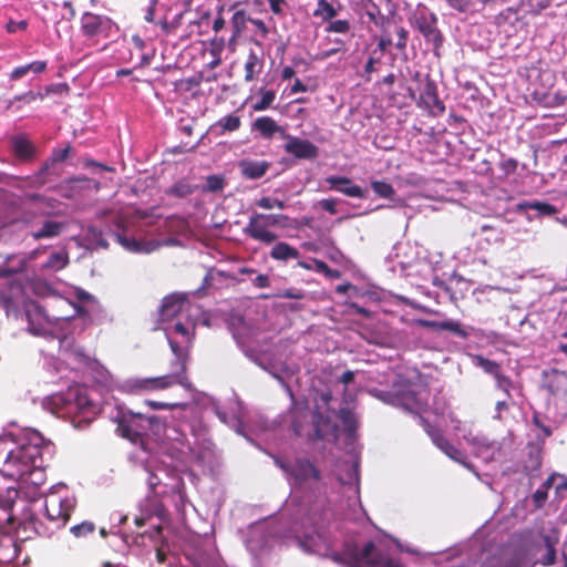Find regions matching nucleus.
Wrapping results in <instances>:
<instances>
[{
  "instance_id": "nucleus-1",
  "label": "nucleus",
  "mask_w": 567,
  "mask_h": 567,
  "mask_svg": "<svg viewBox=\"0 0 567 567\" xmlns=\"http://www.w3.org/2000/svg\"><path fill=\"white\" fill-rule=\"evenodd\" d=\"M0 303L7 316L12 315L14 318H18L23 309L28 330L32 334L44 336L47 333L51 321L38 302L25 299L21 280L11 278L6 282L0 289Z\"/></svg>"
},
{
  "instance_id": "nucleus-2",
  "label": "nucleus",
  "mask_w": 567,
  "mask_h": 567,
  "mask_svg": "<svg viewBox=\"0 0 567 567\" xmlns=\"http://www.w3.org/2000/svg\"><path fill=\"white\" fill-rule=\"evenodd\" d=\"M43 465L42 453L37 444H23L16 450L9 452L3 468L0 473L13 481H31V476L40 473Z\"/></svg>"
},
{
  "instance_id": "nucleus-3",
  "label": "nucleus",
  "mask_w": 567,
  "mask_h": 567,
  "mask_svg": "<svg viewBox=\"0 0 567 567\" xmlns=\"http://www.w3.org/2000/svg\"><path fill=\"white\" fill-rule=\"evenodd\" d=\"M375 396L386 404L401 408L421 419L423 417L421 414L427 408L429 392L412 383H398L388 391H375Z\"/></svg>"
},
{
  "instance_id": "nucleus-4",
  "label": "nucleus",
  "mask_w": 567,
  "mask_h": 567,
  "mask_svg": "<svg viewBox=\"0 0 567 567\" xmlns=\"http://www.w3.org/2000/svg\"><path fill=\"white\" fill-rule=\"evenodd\" d=\"M154 516L159 519V523L151 532L141 534V537L147 535L153 542H157L162 537L163 524L168 522V512L161 501L147 498L141 515L134 517V523L137 527H142Z\"/></svg>"
},
{
  "instance_id": "nucleus-5",
  "label": "nucleus",
  "mask_w": 567,
  "mask_h": 567,
  "mask_svg": "<svg viewBox=\"0 0 567 567\" xmlns=\"http://www.w3.org/2000/svg\"><path fill=\"white\" fill-rule=\"evenodd\" d=\"M116 424L117 433L132 443H137L146 437L144 413L133 412L132 410L123 411L116 417Z\"/></svg>"
},
{
  "instance_id": "nucleus-6",
  "label": "nucleus",
  "mask_w": 567,
  "mask_h": 567,
  "mask_svg": "<svg viewBox=\"0 0 567 567\" xmlns=\"http://www.w3.org/2000/svg\"><path fill=\"white\" fill-rule=\"evenodd\" d=\"M179 384L189 388L190 382L187 375L175 374L174 372L154 378H140L132 380L130 386L135 391H159Z\"/></svg>"
},
{
  "instance_id": "nucleus-7",
  "label": "nucleus",
  "mask_w": 567,
  "mask_h": 567,
  "mask_svg": "<svg viewBox=\"0 0 567 567\" xmlns=\"http://www.w3.org/2000/svg\"><path fill=\"white\" fill-rule=\"evenodd\" d=\"M313 16L323 22V31L328 33H347L349 31V21L346 19H336L338 9L327 0H318Z\"/></svg>"
},
{
  "instance_id": "nucleus-8",
  "label": "nucleus",
  "mask_w": 567,
  "mask_h": 567,
  "mask_svg": "<svg viewBox=\"0 0 567 567\" xmlns=\"http://www.w3.org/2000/svg\"><path fill=\"white\" fill-rule=\"evenodd\" d=\"M276 463L281 470L289 474L298 485H301L309 480H320V472L309 460L297 458L291 463L277 460Z\"/></svg>"
},
{
  "instance_id": "nucleus-9",
  "label": "nucleus",
  "mask_w": 567,
  "mask_h": 567,
  "mask_svg": "<svg viewBox=\"0 0 567 567\" xmlns=\"http://www.w3.org/2000/svg\"><path fill=\"white\" fill-rule=\"evenodd\" d=\"M420 424L430 436L432 443L451 460L465 465L464 454L456 449L443 434V432L433 426L426 419L421 417Z\"/></svg>"
},
{
  "instance_id": "nucleus-10",
  "label": "nucleus",
  "mask_w": 567,
  "mask_h": 567,
  "mask_svg": "<svg viewBox=\"0 0 567 567\" xmlns=\"http://www.w3.org/2000/svg\"><path fill=\"white\" fill-rule=\"evenodd\" d=\"M420 424L430 436L432 443L451 460L465 465L464 454L456 449L443 434V432L433 426L426 419L421 417Z\"/></svg>"
},
{
  "instance_id": "nucleus-11",
  "label": "nucleus",
  "mask_w": 567,
  "mask_h": 567,
  "mask_svg": "<svg viewBox=\"0 0 567 567\" xmlns=\"http://www.w3.org/2000/svg\"><path fill=\"white\" fill-rule=\"evenodd\" d=\"M420 424L430 436L432 443L451 460L465 465L464 454L456 449L443 434V432L433 426L426 419L421 417Z\"/></svg>"
},
{
  "instance_id": "nucleus-12",
  "label": "nucleus",
  "mask_w": 567,
  "mask_h": 567,
  "mask_svg": "<svg viewBox=\"0 0 567 567\" xmlns=\"http://www.w3.org/2000/svg\"><path fill=\"white\" fill-rule=\"evenodd\" d=\"M261 213H252L249 216L247 225L244 227L243 233L264 245H271L278 239V235L270 229L268 223L260 218Z\"/></svg>"
},
{
  "instance_id": "nucleus-13",
  "label": "nucleus",
  "mask_w": 567,
  "mask_h": 567,
  "mask_svg": "<svg viewBox=\"0 0 567 567\" xmlns=\"http://www.w3.org/2000/svg\"><path fill=\"white\" fill-rule=\"evenodd\" d=\"M73 504L69 498L51 497L45 501L44 512L49 520L56 524V527H63L71 517Z\"/></svg>"
},
{
  "instance_id": "nucleus-14",
  "label": "nucleus",
  "mask_w": 567,
  "mask_h": 567,
  "mask_svg": "<svg viewBox=\"0 0 567 567\" xmlns=\"http://www.w3.org/2000/svg\"><path fill=\"white\" fill-rule=\"evenodd\" d=\"M332 518V512L326 498L317 499L307 511L306 520L316 533L323 530Z\"/></svg>"
},
{
  "instance_id": "nucleus-15",
  "label": "nucleus",
  "mask_w": 567,
  "mask_h": 567,
  "mask_svg": "<svg viewBox=\"0 0 567 567\" xmlns=\"http://www.w3.org/2000/svg\"><path fill=\"white\" fill-rule=\"evenodd\" d=\"M284 150L297 159H315L319 155V148L312 142L290 135L287 136Z\"/></svg>"
},
{
  "instance_id": "nucleus-16",
  "label": "nucleus",
  "mask_w": 567,
  "mask_h": 567,
  "mask_svg": "<svg viewBox=\"0 0 567 567\" xmlns=\"http://www.w3.org/2000/svg\"><path fill=\"white\" fill-rule=\"evenodd\" d=\"M420 101L431 112L435 111L436 113L442 114L445 111L444 103L439 99L436 83L430 78V75H426L425 78V83L420 94Z\"/></svg>"
},
{
  "instance_id": "nucleus-17",
  "label": "nucleus",
  "mask_w": 567,
  "mask_h": 567,
  "mask_svg": "<svg viewBox=\"0 0 567 567\" xmlns=\"http://www.w3.org/2000/svg\"><path fill=\"white\" fill-rule=\"evenodd\" d=\"M326 183L329 184L330 189L337 190L348 197H365V190H363L360 186L353 184V182L349 177L329 176L326 178Z\"/></svg>"
},
{
  "instance_id": "nucleus-18",
  "label": "nucleus",
  "mask_w": 567,
  "mask_h": 567,
  "mask_svg": "<svg viewBox=\"0 0 567 567\" xmlns=\"http://www.w3.org/2000/svg\"><path fill=\"white\" fill-rule=\"evenodd\" d=\"M543 449L537 445H532L528 449L527 455L523 461L522 471L530 478H536L540 475L543 466Z\"/></svg>"
},
{
  "instance_id": "nucleus-19",
  "label": "nucleus",
  "mask_w": 567,
  "mask_h": 567,
  "mask_svg": "<svg viewBox=\"0 0 567 567\" xmlns=\"http://www.w3.org/2000/svg\"><path fill=\"white\" fill-rule=\"evenodd\" d=\"M415 323L422 328L435 331H450L453 334L466 339L468 333L462 328L461 323L453 320L433 321L426 319H416Z\"/></svg>"
},
{
  "instance_id": "nucleus-20",
  "label": "nucleus",
  "mask_w": 567,
  "mask_h": 567,
  "mask_svg": "<svg viewBox=\"0 0 567 567\" xmlns=\"http://www.w3.org/2000/svg\"><path fill=\"white\" fill-rule=\"evenodd\" d=\"M84 28L90 29L89 35L110 34L118 30L109 18L93 14L87 16Z\"/></svg>"
},
{
  "instance_id": "nucleus-21",
  "label": "nucleus",
  "mask_w": 567,
  "mask_h": 567,
  "mask_svg": "<svg viewBox=\"0 0 567 567\" xmlns=\"http://www.w3.org/2000/svg\"><path fill=\"white\" fill-rule=\"evenodd\" d=\"M185 302L186 298L184 295L173 293L165 297L159 308L161 319L168 320L175 317L178 312L182 311Z\"/></svg>"
},
{
  "instance_id": "nucleus-22",
  "label": "nucleus",
  "mask_w": 567,
  "mask_h": 567,
  "mask_svg": "<svg viewBox=\"0 0 567 567\" xmlns=\"http://www.w3.org/2000/svg\"><path fill=\"white\" fill-rule=\"evenodd\" d=\"M238 167L245 178L258 179L268 172L270 163L267 161L241 159Z\"/></svg>"
},
{
  "instance_id": "nucleus-23",
  "label": "nucleus",
  "mask_w": 567,
  "mask_h": 567,
  "mask_svg": "<svg viewBox=\"0 0 567 567\" xmlns=\"http://www.w3.org/2000/svg\"><path fill=\"white\" fill-rule=\"evenodd\" d=\"M224 48V38H210L208 41L203 42L204 53L212 55V60L207 63L209 69H215L221 63V52Z\"/></svg>"
},
{
  "instance_id": "nucleus-24",
  "label": "nucleus",
  "mask_w": 567,
  "mask_h": 567,
  "mask_svg": "<svg viewBox=\"0 0 567 567\" xmlns=\"http://www.w3.org/2000/svg\"><path fill=\"white\" fill-rule=\"evenodd\" d=\"M168 343L175 355L172 372L175 374L187 375L188 351L172 339H168Z\"/></svg>"
},
{
  "instance_id": "nucleus-25",
  "label": "nucleus",
  "mask_w": 567,
  "mask_h": 567,
  "mask_svg": "<svg viewBox=\"0 0 567 567\" xmlns=\"http://www.w3.org/2000/svg\"><path fill=\"white\" fill-rule=\"evenodd\" d=\"M64 227H65V225L63 223L55 221V220H45L39 229L32 230L30 233V236L34 240H40V239H44V238H53V237L59 236L61 234V231L64 229Z\"/></svg>"
},
{
  "instance_id": "nucleus-26",
  "label": "nucleus",
  "mask_w": 567,
  "mask_h": 567,
  "mask_svg": "<svg viewBox=\"0 0 567 567\" xmlns=\"http://www.w3.org/2000/svg\"><path fill=\"white\" fill-rule=\"evenodd\" d=\"M528 209L536 210L538 217L553 216L558 212L554 205L539 200H525L517 204L518 212H526Z\"/></svg>"
},
{
  "instance_id": "nucleus-27",
  "label": "nucleus",
  "mask_w": 567,
  "mask_h": 567,
  "mask_svg": "<svg viewBox=\"0 0 567 567\" xmlns=\"http://www.w3.org/2000/svg\"><path fill=\"white\" fill-rule=\"evenodd\" d=\"M252 128L258 131L265 138H271L274 134L282 132V128L270 116H261L255 120Z\"/></svg>"
},
{
  "instance_id": "nucleus-28",
  "label": "nucleus",
  "mask_w": 567,
  "mask_h": 567,
  "mask_svg": "<svg viewBox=\"0 0 567 567\" xmlns=\"http://www.w3.org/2000/svg\"><path fill=\"white\" fill-rule=\"evenodd\" d=\"M14 155L22 161H30L35 156V146L24 137H16L12 141Z\"/></svg>"
},
{
  "instance_id": "nucleus-29",
  "label": "nucleus",
  "mask_w": 567,
  "mask_h": 567,
  "mask_svg": "<svg viewBox=\"0 0 567 567\" xmlns=\"http://www.w3.org/2000/svg\"><path fill=\"white\" fill-rule=\"evenodd\" d=\"M269 255L272 259L280 261L297 259L300 256L298 249L285 241L276 243Z\"/></svg>"
},
{
  "instance_id": "nucleus-30",
  "label": "nucleus",
  "mask_w": 567,
  "mask_h": 567,
  "mask_svg": "<svg viewBox=\"0 0 567 567\" xmlns=\"http://www.w3.org/2000/svg\"><path fill=\"white\" fill-rule=\"evenodd\" d=\"M18 496L19 489L17 486H8L4 491L0 492V508L7 513V517L4 518L7 522L12 520L10 511L12 509Z\"/></svg>"
},
{
  "instance_id": "nucleus-31",
  "label": "nucleus",
  "mask_w": 567,
  "mask_h": 567,
  "mask_svg": "<svg viewBox=\"0 0 567 567\" xmlns=\"http://www.w3.org/2000/svg\"><path fill=\"white\" fill-rule=\"evenodd\" d=\"M338 416L342 423L346 435L348 437H354L359 426L354 412L348 408H342L339 410Z\"/></svg>"
},
{
  "instance_id": "nucleus-32",
  "label": "nucleus",
  "mask_w": 567,
  "mask_h": 567,
  "mask_svg": "<svg viewBox=\"0 0 567 567\" xmlns=\"http://www.w3.org/2000/svg\"><path fill=\"white\" fill-rule=\"evenodd\" d=\"M70 152H71L70 145H68L64 148L53 150L51 158L48 159L47 162H44L43 165L40 167V169L37 174L38 178L40 179L43 176H45L48 174L50 167L52 165H54L55 163L65 161L69 157Z\"/></svg>"
},
{
  "instance_id": "nucleus-33",
  "label": "nucleus",
  "mask_w": 567,
  "mask_h": 567,
  "mask_svg": "<svg viewBox=\"0 0 567 567\" xmlns=\"http://www.w3.org/2000/svg\"><path fill=\"white\" fill-rule=\"evenodd\" d=\"M196 186L190 184L186 179H179L174 183L168 189H166V195L174 196L176 198H185L192 195L196 190Z\"/></svg>"
},
{
  "instance_id": "nucleus-34",
  "label": "nucleus",
  "mask_w": 567,
  "mask_h": 567,
  "mask_svg": "<svg viewBox=\"0 0 567 567\" xmlns=\"http://www.w3.org/2000/svg\"><path fill=\"white\" fill-rule=\"evenodd\" d=\"M69 264V255L66 251H54L48 260L42 265L43 269L58 271L65 268Z\"/></svg>"
},
{
  "instance_id": "nucleus-35",
  "label": "nucleus",
  "mask_w": 567,
  "mask_h": 567,
  "mask_svg": "<svg viewBox=\"0 0 567 567\" xmlns=\"http://www.w3.org/2000/svg\"><path fill=\"white\" fill-rule=\"evenodd\" d=\"M262 68V62L259 56L250 51L247 61L245 63V81L251 82L255 79V75L260 73Z\"/></svg>"
},
{
  "instance_id": "nucleus-36",
  "label": "nucleus",
  "mask_w": 567,
  "mask_h": 567,
  "mask_svg": "<svg viewBox=\"0 0 567 567\" xmlns=\"http://www.w3.org/2000/svg\"><path fill=\"white\" fill-rule=\"evenodd\" d=\"M144 423L146 426V437L158 436L165 431V422L157 415L144 414Z\"/></svg>"
},
{
  "instance_id": "nucleus-37",
  "label": "nucleus",
  "mask_w": 567,
  "mask_h": 567,
  "mask_svg": "<svg viewBox=\"0 0 567 567\" xmlns=\"http://www.w3.org/2000/svg\"><path fill=\"white\" fill-rule=\"evenodd\" d=\"M544 546L546 547V554L542 558V564L544 566H551L556 561V549L555 545L558 543L557 537H553L550 535L542 536Z\"/></svg>"
},
{
  "instance_id": "nucleus-38",
  "label": "nucleus",
  "mask_w": 567,
  "mask_h": 567,
  "mask_svg": "<svg viewBox=\"0 0 567 567\" xmlns=\"http://www.w3.org/2000/svg\"><path fill=\"white\" fill-rule=\"evenodd\" d=\"M215 126L220 128L219 134L223 135L227 132H235L239 130V127L241 126V120L236 114H229L218 120Z\"/></svg>"
},
{
  "instance_id": "nucleus-39",
  "label": "nucleus",
  "mask_w": 567,
  "mask_h": 567,
  "mask_svg": "<svg viewBox=\"0 0 567 567\" xmlns=\"http://www.w3.org/2000/svg\"><path fill=\"white\" fill-rule=\"evenodd\" d=\"M435 18L433 14L421 13L415 17V24L423 35H431L434 32Z\"/></svg>"
},
{
  "instance_id": "nucleus-40",
  "label": "nucleus",
  "mask_w": 567,
  "mask_h": 567,
  "mask_svg": "<svg viewBox=\"0 0 567 567\" xmlns=\"http://www.w3.org/2000/svg\"><path fill=\"white\" fill-rule=\"evenodd\" d=\"M203 81V74H196L192 78L181 79L175 82V90L182 93L192 92L195 87H198Z\"/></svg>"
},
{
  "instance_id": "nucleus-41",
  "label": "nucleus",
  "mask_w": 567,
  "mask_h": 567,
  "mask_svg": "<svg viewBox=\"0 0 567 567\" xmlns=\"http://www.w3.org/2000/svg\"><path fill=\"white\" fill-rule=\"evenodd\" d=\"M371 188L381 198L390 199L393 198V196L395 195L394 187L391 184L383 181H372Z\"/></svg>"
},
{
  "instance_id": "nucleus-42",
  "label": "nucleus",
  "mask_w": 567,
  "mask_h": 567,
  "mask_svg": "<svg viewBox=\"0 0 567 567\" xmlns=\"http://www.w3.org/2000/svg\"><path fill=\"white\" fill-rule=\"evenodd\" d=\"M95 532V524L91 520H83L70 528V533L76 538H85Z\"/></svg>"
},
{
  "instance_id": "nucleus-43",
  "label": "nucleus",
  "mask_w": 567,
  "mask_h": 567,
  "mask_svg": "<svg viewBox=\"0 0 567 567\" xmlns=\"http://www.w3.org/2000/svg\"><path fill=\"white\" fill-rule=\"evenodd\" d=\"M261 99L254 104V111L261 112L269 109L276 99V93L272 90H261Z\"/></svg>"
},
{
  "instance_id": "nucleus-44",
  "label": "nucleus",
  "mask_w": 567,
  "mask_h": 567,
  "mask_svg": "<svg viewBox=\"0 0 567 567\" xmlns=\"http://www.w3.org/2000/svg\"><path fill=\"white\" fill-rule=\"evenodd\" d=\"M250 18L246 16L245 11L239 10L236 11L231 18L233 24V35H237L246 30V24L249 22Z\"/></svg>"
},
{
  "instance_id": "nucleus-45",
  "label": "nucleus",
  "mask_w": 567,
  "mask_h": 567,
  "mask_svg": "<svg viewBox=\"0 0 567 567\" xmlns=\"http://www.w3.org/2000/svg\"><path fill=\"white\" fill-rule=\"evenodd\" d=\"M477 364L480 368L484 370V372L493 377H498V372L502 370L501 365L497 362L483 357L477 358Z\"/></svg>"
},
{
  "instance_id": "nucleus-46",
  "label": "nucleus",
  "mask_w": 567,
  "mask_h": 567,
  "mask_svg": "<svg viewBox=\"0 0 567 567\" xmlns=\"http://www.w3.org/2000/svg\"><path fill=\"white\" fill-rule=\"evenodd\" d=\"M526 1H527V7H528L529 11L539 12L553 3L556 6H560L564 2H566L567 0H526Z\"/></svg>"
},
{
  "instance_id": "nucleus-47",
  "label": "nucleus",
  "mask_w": 567,
  "mask_h": 567,
  "mask_svg": "<svg viewBox=\"0 0 567 567\" xmlns=\"http://www.w3.org/2000/svg\"><path fill=\"white\" fill-rule=\"evenodd\" d=\"M225 181L219 175H209L206 178V185L204 186L205 192L216 193L223 190Z\"/></svg>"
},
{
  "instance_id": "nucleus-48",
  "label": "nucleus",
  "mask_w": 567,
  "mask_h": 567,
  "mask_svg": "<svg viewBox=\"0 0 567 567\" xmlns=\"http://www.w3.org/2000/svg\"><path fill=\"white\" fill-rule=\"evenodd\" d=\"M313 269L317 272L323 274L329 278H339L340 272L338 270L331 269L327 262L320 259H313Z\"/></svg>"
},
{
  "instance_id": "nucleus-49",
  "label": "nucleus",
  "mask_w": 567,
  "mask_h": 567,
  "mask_svg": "<svg viewBox=\"0 0 567 567\" xmlns=\"http://www.w3.org/2000/svg\"><path fill=\"white\" fill-rule=\"evenodd\" d=\"M256 205L262 209H272L275 207L278 209H284L286 207L285 202L270 197H261L256 202Z\"/></svg>"
},
{
  "instance_id": "nucleus-50",
  "label": "nucleus",
  "mask_w": 567,
  "mask_h": 567,
  "mask_svg": "<svg viewBox=\"0 0 567 567\" xmlns=\"http://www.w3.org/2000/svg\"><path fill=\"white\" fill-rule=\"evenodd\" d=\"M262 219H265L270 227L272 226H286L289 217L287 215L281 214H261Z\"/></svg>"
},
{
  "instance_id": "nucleus-51",
  "label": "nucleus",
  "mask_w": 567,
  "mask_h": 567,
  "mask_svg": "<svg viewBox=\"0 0 567 567\" xmlns=\"http://www.w3.org/2000/svg\"><path fill=\"white\" fill-rule=\"evenodd\" d=\"M547 498H548V492H546L545 489H543L540 487L537 488L532 494V502H533L534 508L542 509L545 506Z\"/></svg>"
},
{
  "instance_id": "nucleus-52",
  "label": "nucleus",
  "mask_w": 567,
  "mask_h": 567,
  "mask_svg": "<svg viewBox=\"0 0 567 567\" xmlns=\"http://www.w3.org/2000/svg\"><path fill=\"white\" fill-rule=\"evenodd\" d=\"M532 423L542 431L543 433V440L547 439V437H550L551 434H553V431L551 429L544 424L540 420V415L538 412H534L533 413V417H532Z\"/></svg>"
},
{
  "instance_id": "nucleus-53",
  "label": "nucleus",
  "mask_w": 567,
  "mask_h": 567,
  "mask_svg": "<svg viewBox=\"0 0 567 567\" xmlns=\"http://www.w3.org/2000/svg\"><path fill=\"white\" fill-rule=\"evenodd\" d=\"M498 166L505 176H509L516 172L518 162L515 158H506V159H503L498 164Z\"/></svg>"
},
{
  "instance_id": "nucleus-54",
  "label": "nucleus",
  "mask_w": 567,
  "mask_h": 567,
  "mask_svg": "<svg viewBox=\"0 0 567 567\" xmlns=\"http://www.w3.org/2000/svg\"><path fill=\"white\" fill-rule=\"evenodd\" d=\"M145 404L152 408L153 410H175L184 406V404L181 403H164L152 400H146Z\"/></svg>"
},
{
  "instance_id": "nucleus-55",
  "label": "nucleus",
  "mask_w": 567,
  "mask_h": 567,
  "mask_svg": "<svg viewBox=\"0 0 567 567\" xmlns=\"http://www.w3.org/2000/svg\"><path fill=\"white\" fill-rule=\"evenodd\" d=\"M194 329L195 328L193 327V329L190 331L189 328L182 322H176L174 324V331L176 333L183 336L187 342H192V339L194 337Z\"/></svg>"
},
{
  "instance_id": "nucleus-56",
  "label": "nucleus",
  "mask_w": 567,
  "mask_h": 567,
  "mask_svg": "<svg viewBox=\"0 0 567 567\" xmlns=\"http://www.w3.org/2000/svg\"><path fill=\"white\" fill-rule=\"evenodd\" d=\"M277 298L302 299L303 293L298 289H287L275 295Z\"/></svg>"
},
{
  "instance_id": "nucleus-57",
  "label": "nucleus",
  "mask_w": 567,
  "mask_h": 567,
  "mask_svg": "<svg viewBox=\"0 0 567 567\" xmlns=\"http://www.w3.org/2000/svg\"><path fill=\"white\" fill-rule=\"evenodd\" d=\"M497 380L498 386L505 391L507 395H509V386L512 385V381L508 377L502 374V370L498 372V377H494Z\"/></svg>"
},
{
  "instance_id": "nucleus-58",
  "label": "nucleus",
  "mask_w": 567,
  "mask_h": 567,
  "mask_svg": "<svg viewBox=\"0 0 567 567\" xmlns=\"http://www.w3.org/2000/svg\"><path fill=\"white\" fill-rule=\"evenodd\" d=\"M447 2V4L460 11V12H465L468 10V7H470V3L467 0H445Z\"/></svg>"
},
{
  "instance_id": "nucleus-59",
  "label": "nucleus",
  "mask_w": 567,
  "mask_h": 567,
  "mask_svg": "<svg viewBox=\"0 0 567 567\" xmlns=\"http://www.w3.org/2000/svg\"><path fill=\"white\" fill-rule=\"evenodd\" d=\"M558 477H561V475H560L559 473H556V472L551 473V474H550V475H549V476H548V477L543 482V484L540 485V488H543V489H545L546 492H548V489H550V488L554 486V484H555V482H556V480H557Z\"/></svg>"
},
{
  "instance_id": "nucleus-60",
  "label": "nucleus",
  "mask_w": 567,
  "mask_h": 567,
  "mask_svg": "<svg viewBox=\"0 0 567 567\" xmlns=\"http://www.w3.org/2000/svg\"><path fill=\"white\" fill-rule=\"evenodd\" d=\"M25 265H27L25 260H24V259H22V260L20 261V266H19V268H17V269L0 268V277H10V276H11V275H13V274H17V272H19V271H22V270H24Z\"/></svg>"
},
{
  "instance_id": "nucleus-61",
  "label": "nucleus",
  "mask_w": 567,
  "mask_h": 567,
  "mask_svg": "<svg viewBox=\"0 0 567 567\" xmlns=\"http://www.w3.org/2000/svg\"><path fill=\"white\" fill-rule=\"evenodd\" d=\"M254 285L257 288H267L270 286V278L268 275L260 274L254 279Z\"/></svg>"
},
{
  "instance_id": "nucleus-62",
  "label": "nucleus",
  "mask_w": 567,
  "mask_h": 567,
  "mask_svg": "<svg viewBox=\"0 0 567 567\" xmlns=\"http://www.w3.org/2000/svg\"><path fill=\"white\" fill-rule=\"evenodd\" d=\"M320 206L322 209H324L326 212L330 213V214H336L337 213V205H336V200L334 199H322L320 202Z\"/></svg>"
},
{
  "instance_id": "nucleus-63",
  "label": "nucleus",
  "mask_w": 567,
  "mask_h": 567,
  "mask_svg": "<svg viewBox=\"0 0 567 567\" xmlns=\"http://www.w3.org/2000/svg\"><path fill=\"white\" fill-rule=\"evenodd\" d=\"M29 72V69L27 65H22V66H18L16 68L11 74H10V79L12 81H16V80H19L21 79L22 76H24L27 73Z\"/></svg>"
},
{
  "instance_id": "nucleus-64",
  "label": "nucleus",
  "mask_w": 567,
  "mask_h": 567,
  "mask_svg": "<svg viewBox=\"0 0 567 567\" xmlns=\"http://www.w3.org/2000/svg\"><path fill=\"white\" fill-rule=\"evenodd\" d=\"M161 484V478L154 474L150 473L147 477V486L152 493H155L156 487Z\"/></svg>"
}]
</instances>
